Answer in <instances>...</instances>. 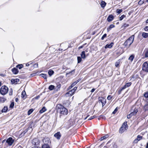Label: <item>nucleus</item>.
<instances>
[{
    "label": "nucleus",
    "mask_w": 148,
    "mask_h": 148,
    "mask_svg": "<svg viewBox=\"0 0 148 148\" xmlns=\"http://www.w3.org/2000/svg\"><path fill=\"white\" fill-rule=\"evenodd\" d=\"M57 108L58 111L60 114V118H62L64 116L68 114L67 109L61 104L57 105Z\"/></svg>",
    "instance_id": "nucleus-1"
},
{
    "label": "nucleus",
    "mask_w": 148,
    "mask_h": 148,
    "mask_svg": "<svg viewBox=\"0 0 148 148\" xmlns=\"http://www.w3.org/2000/svg\"><path fill=\"white\" fill-rule=\"evenodd\" d=\"M134 36H132L125 42L124 44V45L125 46H128V47H129L133 43L134 40Z\"/></svg>",
    "instance_id": "nucleus-2"
},
{
    "label": "nucleus",
    "mask_w": 148,
    "mask_h": 148,
    "mask_svg": "<svg viewBox=\"0 0 148 148\" xmlns=\"http://www.w3.org/2000/svg\"><path fill=\"white\" fill-rule=\"evenodd\" d=\"M127 129L128 126H127V122H125L123 123L121 127L120 128L119 132L122 134Z\"/></svg>",
    "instance_id": "nucleus-3"
},
{
    "label": "nucleus",
    "mask_w": 148,
    "mask_h": 148,
    "mask_svg": "<svg viewBox=\"0 0 148 148\" xmlns=\"http://www.w3.org/2000/svg\"><path fill=\"white\" fill-rule=\"evenodd\" d=\"M8 91V88L6 86H3L0 88V92L2 95H4L6 94Z\"/></svg>",
    "instance_id": "nucleus-4"
},
{
    "label": "nucleus",
    "mask_w": 148,
    "mask_h": 148,
    "mask_svg": "<svg viewBox=\"0 0 148 148\" xmlns=\"http://www.w3.org/2000/svg\"><path fill=\"white\" fill-rule=\"evenodd\" d=\"M143 70L148 72V62H145L143 65Z\"/></svg>",
    "instance_id": "nucleus-5"
},
{
    "label": "nucleus",
    "mask_w": 148,
    "mask_h": 148,
    "mask_svg": "<svg viewBox=\"0 0 148 148\" xmlns=\"http://www.w3.org/2000/svg\"><path fill=\"white\" fill-rule=\"evenodd\" d=\"M98 99L99 102L102 103V107H103L106 103V99L103 97H99Z\"/></svg>",
    "instance_id": "nucleus-6"
},
{
    "label": "nucleus",
    "mask_w": 148,
    "mask_h": 148,
    "mask_svg": "<svg viewBox=\"0 0 148 148\" xmlns=\"http://www.w3.org/2000/svg\"><path fill=\"white\" fill-rule=\"evenodd\" d=\"M14 141V140L12 137H10L6 141V142L9 145H11Z\"/></svg>",
    "instance_id": "nucleus-7"
},
{
    "label": "nucleus",
    "mask_w": 148,
    "mask_h": 148,
    "mask_svg": "<svg viewBox=\"0 0 148 148\" xmlns=\"http://www.w3.org/2000/svg\"><path fill=\"white\" fill-rule=\"evenodd\" d=\"M43 142L44 144H49L51 143L50 139L48 138H45L43 139Z\"/></svg>",
    "instance_id": "nucleus-8"
},
{
    "label": "nucleus",
    "mask_w": 148,
    "mask_h": 148,
    "mask_svg": "<svg viewBox=\"0 0 148 148\" xmlns=\"http://www.w3.org/2000/svg\"><path fill=\"white\" fill-rule=\"evenodd\" d=\"M142 136L139 135H138L137 136V138L135 139L133 142V144L134 145L135 144H137L138 141L142 139Z\"/></svg>",
    "instance_id": "nucleus-9"
},
{
    "label": "nucleus",
    "mask_w": 148,
    "mask_h": 148,
    "mask_svg": "<svg viewBox=\"0 0 148 148\" xmlns=\"http://www.w3.org/2000/svg\"><path fill=\"white\" fill-rule=\"evenodd\" d=\"M131 84L132 83L131 82H129L126 83L125 85L124 86H123V87L121 88V89L120 90V92L123 90L125 89L126 88L130 86Z\"/></svg>",
    "instance_id": "nucleus-10"
},
{
    "label": "nucleus",
    "mask_w": 148,
    "mask_h": 148,
    "mask_svg": "<svg viewBox=\"0 0 148 148\" xmlns=\"http://www.w3.org/2000/svg\"><path fill=\"white\" fill-rule=\"evenodd\" d=\"M40 141L38 139L36 138L34 139L32 142V144L35 145H38Z\"/></svg>",
    "instance_id": "nucleus-11"
},
{
    "label": "nucleus",
    "mask_w": 148,
    "mask_h": 148,
    "mask_svg": "<svg viewBox=\"0 0 148 148\" xmlns=\"http://www.w3.org/2000/svg\"><path fill=\"white\" fill-rule=\"evenodd\" d=\"M19 81V79H12L11 80V82L12 84H17Z\"/></svg>",
    "instance_id": "nucleus-12"
},
{
    "label": "nucleus",
    "mask_w": 148,
    "mask_h": 148,
    "mask_svg": "<svg viewBox=\"0 0 148 148\" xmlns=\"http://www.w3.org/2000/svg\"><path fill=\"white\" fill-rule=\"evenodd\" d=\"M54 136L58 139H59L61 137V135L59 132H58L54 135Z\"/></svg>",
    "instance_id": "nucleus-13"
},
{
    "label": "nucleus",
    "mask_w": 148,
    "mask_h": 148,
    "mask_svg": "<svg viewBox=\"0 0 148 148\" xmlns=\"http://www.w3.org/2000/svg\"><path fill=\"white\" fill-rule=\"evenodd\" d=\"M114 43L112 42L110 44H107L105 46V49H107V48H111L112 47Z\"/></svg>",
    "instance_id": "nucleus-14"
},
{
    "label": "nucleus",
    "mask_w": 148,
    "mask_h": 148,
    "mask_svg": "<svg viewBox=\"0 0 148 148\" xmlns=\"http://www.w3.org/2000/svg\"><path fill=\"white\" fill-rule=\"evenodd\" d=\"M146 101H148V91L145 92L143 95Z\"/></svg>",
    "instance_id": "nucleus-15"
},
{
    "label": "nucleus",
    "mask_w": 148,
    "mask_h": 148,
    "mask_svg": "<svg viewBox=\"0 0 148 148\" xmlns=\"http://www.w3.org/2000/svg\"><path fill=\"white\" fill-rule=\"evenodd\" d=\"M114 18V16L113 15L111 14L109 15L107 19V20L108 22L111 21Z\"/></svg>",
    "instance_id": "nucleus-16"
},
{
    "label": "nucleus",
    "mask_w": 148,
    "mask_h": 148,
    "mask_svg": "<svg viewBox=\"0 0 148 148\" xmlns=\"http://www.w3.org/2000/svg\"><path fill=\"white\" fill-rule=\"evenodd\" d=\"M79 81L78 80H77L76 81L74 82L69 87V89H71L72 87H73L74 86H75L76 84H77V83L79 82Z\"/></svg>",
    "instance_id": "nucleus-17"
},
{
    "label": "nucleus",
    "mask_w": 148,
    "mask_h": 148,
    "mask_svg": "<svg viewBox=\"0 0 148 148\" xmlns=\"http://www.w3.org/2000/svg\"><path fill=\"white\" fill-rule=\"evenodd\" d=\"M138 108H135L134 109L133 111L131 112L133 115H135L137 113L138 111Z\"/></svg>",
    "instance_id": "nucleus-18"
},
{
    "label": "nucleus",
    "mask_w": 148,
    "mask_h": 148,
    "mask_svg": "<svg viewBox=\"0 0 148 148\" xmlns=\"http://www.w3.org/2000/svg\"><path fill=\"white\" fill-rule=\"evenodd\" d=\"M134 57L135 56L134 54H132L129 58L128 60H130L131 62H132L134 58Z\"/></svg>",
    "instance_id": "nucleus-19"
},
{
    "label": "nucleus",
    "mask_w": 148,
    "mask_h": 148,
    "mask_svg": "<svg viewBox=\"0 0 148 148\" xmlns=\"http://www.w3.org/2000/svg\"><path fill=\"white\" fill-rule=\"evenodd\" d=\"M12 72L15 74H17L18 73V70L17 68H14L12 70Z\"/></svg>",
    "instance_id": "nucleus-20"
},
{
    "label": "nucleus",
    "mask_w": 148,
    "mask_h": 148,
    "mask_svg": "<svg viewBox=\"0 0 148 148\" xmlns=\"http://www.w3.org/2000/svg\"><path fill=\"white\" fill-rule=\"evenodd\" d=\"M142 36L145 38H148V33L143 32L142 34Z\"/></svg>",
    "instance_id": "nucleus-21"
},
{
    "label": "nucleus",
    "mask_w": 148,
    "mask_h": 148,
    "mask_svg": "<svg viewBox=\"0 0 148 148\" xmlns=\"http://www.w3.org/2000/svg\"><path fill=\"white\" fill-rule=\"evenodd\" d=\"M81 56L82 58L83 59H85L86 58V56L85 54V52L84 51H83L82 52L81 54Z\"/></svg>",
    "instance_id": "nucleus-22"
},
{
    "label": "nucleus",
    "mask_w": 148,
    "mask_h": 148,
    "mask_svg": "<svg viewBox=\"0 0 148 148\" xmlns=\"http://www.w3.org/2000/svg\"><path fill=\"white\" fill-rule=\"evenodd\" d=\"M26 93L25 91L24 90L21 93V97L23 99H25L26 98Z\"/></svg>",
    "instance_id": "nucleus-23"
},
{
    "label": "nucleus",
    "mask_w": 148,
    "mask_h": 148,
    "mask_svg": "<svg viewBox=\"0 0 148 148\" xmlns=\"http://www.w3.org/2000/svg\"><path fill=\"white\" fill-rule=\"evenodd\" d=\"M106 3L104 1H102L101 3V7L103 8L106 5Z\"/></svg>",
    "instance_id": "nucleus-24"
},
{
    "label": "nucleus",
    "mask_w": 148,
    "mask_h": 148,
    "mask_svg": "<svg viewBox=\"0 0 148 148\" xmlns=\"http://www.w3.org/2000/svg\"><path fill=\"white\" fill-rule=\"evenodd\" d=\"M8 110V108L7 106H5L2 110V112H5L7 111Z\"/></svg>",
    "instance_id": "nucleus-25"
},
{
    "label": "nucleus",
    "mask_w": 148,
    "mask_h": 148,
    "mask_svg": "<svg viewBox=\"0 0 148 148\" xmlns=\"http://www.w3.org/2000/svg\"><path fill=\"white\" fill-rule=\"evenodd\" d=\"M46 110V108L45 107H43L42 109L40 111V113H43Z\"/></svg>",
    "instance_id": "nucleus-26"
},
{
    "label": "nucleus",
    "mask_w": 148,
    "mask_h": 148,
    "mask_svg": "<svg viewBox=\"0 0 148 148\" xmlns=\"http://www.w3.org/2000/svg\"><path fill=\"white\" fill-rule=\"evenodd\" d=\"M144 107V109L145 111L148 110V101Z\"/></svg>",
    "instance_id": "nucleus-27"
},
{
    "label": "nucleus",
    "mask_w": 148,
    "mask_h": 148,
    "mask_svg": "<svg viewBox=\"0 0 148 148\" xmlns=\"http://www.w3.org/2000/svg\"><path fill=\"white\" fill-rule=\"evenodd\" d=\"M42 148H51L48 144H44L42 146Z\"/></svg>",
    "instance_id": "nucleus-28"
},
{
    "label": "nucleus",
    "mask_w": 148,
    "mask_h": 148,
    "mask_svg": "<svg viewBox=\"0 0 148 148\" xmlns=\"http://www.w3.org/2000/svg\"><path fill=\"white\" fill-rule=\"evenodd\" d=\"M75 70L74 69L71 71L69 72L68 73H66V75L67 76V75L69 74H70L71 75H72L73 74H74L75 73Z\"/></svg>",
    "instance_id": "nucleus-29"
},
{
    "label": "nucleus",
    "mask_w": 148,
    "mask_h": 148,
    "mask_svg": "<svg viewBox=\"0 0 148 148\" xmlns=\"http://www.w3.org/2000/svg\"><path fill=\"white\" fill-rule=\"evenodd\" d=\"M114 27V25L113 24L109 26L107 28V30L108 31H109L112 28H113Z\"/></svg>",
    "instance_id": "nucleus-30"
},
{
    "label": "nucleus",
    "mask_w": 148,
    "mask_h": 148,
    "mask_svg": "<svg viewBox=\"0 0 148 148\" xmlns=\"http://www.w3.org/2000/svg\"><path fill=\"white\" fill-rule=\"evenodd\" d=\"M108 137V135H106L105 136H103V137H101L100 138L101 140H102L104 139H105L106 138Z\"/></svg>",
    "instance_id": "nucleus-31"
},
{
    "label": "nucleus",
    "mask_w": 148,
    "mask_h": 148,
    "mask_svg": "<svg viewBox=\"0 0 148 148\" xmlns=\"http://www.w3.org/2000/svg\"><path fill=\"white\" fill-rule=\"evenodd\" d=\"M55 88V86L53 85H50L48 88V89L50 90H53Z\"/></svg>",
    "instance_id": "nucleus-32"
},
{
    "label": "nucleus",
    "mask_w": 148,
    "mask_h": 148,
    "mask_svg": "<svg viewBox=\"0 0 148 148\" xmlns=\"http://www.w3.org/2000/svg\"><path fill=\"white\" fill-rule=\"evenodd\" d=\"M145 57L146 58L148 57V48L145 50Z\"/></svg>",
    "instance_id": "nucleus-33"
},
{
    "label": "nucleus",
    "mask_w": 148,
    "mask_h": 148,
    "mask_svg": "<svg viewBox=\"0 0 148 148\" xmlns=\"http://www.w3.org/2000/svg\"><path fill=\"white\" fill-rule=\"evenodd\" d=\"M33 110L32 109H30L27 112V114L28 115H30L33 111Z\"/></svg>",
    "instance_id": "nucleus-34"
},
{
    "label": "nucleus",
    "mask_w": 148,
    "mask_h": 148,
    "mask_svg": "<svg viewBox=\"0 0 148 148\" xmlns=\"http://www.w3.org/2000/svg\"><path fill=\"white\" fill-rule=\"evenodd\" d=\"M74 91L72 89L69 91V94H70L71 95H72L74 93Z\"/></svg>",
    "instance_id": "nucleus-35"
},
{
    "label": "nucleus",
    "mask_w": 148,
    "mask_h": 148,
    "mask_svg": "<svg viewBox=\"0 0 148 148\" xmlns=\"http://www.w3.org/2000/svg\"><path fill=\"white\" fill-rule=\"evenodd\" d=\"M40 75L42 77L45 78V79L47 78V76L45 74H41Z\"/></svg>",
    "instance_id": "nucleus-36"
},
{
    "label": "nucleus",
    "mask_w": 148,
    "mask_h": 148,
    "mask_svg": "<svg viewBox=\"0 0 148 148\" xmlns=\"http://www.w3.org/2000/svg\"><path fill=\"white\" fill-rule=\"evenodd\" d=\"M54 73V71L53 70H50L48 72L49 75L50 76L52 75Z\"/></svg>",
    "instance_id": "nucleus-37"
},
{
    "label": "nucleus",
    "mask_w": 148,
    "mask_h": 148,
    "mask_svg": "<svg viewBox=\"0 0 148 148\" xmlns=\"http://www.w3.org/2000/svg\"><path fill=\"white\" fill-rule=\"evenodd\" d=\"M144 2V0H140L138 2V4L141 5Z\"/></svg>",
    "instance_id": "nucleus-38"
},
{
    "label": "nucleus",
    "mask_w": 148,
    "mask_h": 148,
    "mask_svg": "<svg viewBox=\"0 0 148 148\" xmlns=\"http://www.w3.org/2000/svg\"><path fill=\"white\" fill-rule=\"evenodd\" d=\"M123 11V10L122 9H117L116 10V12L118 14H120L121 12H122Z\"/></svg>",
    "instance_id": "nucleus-39"
},
{
    "label": "nucleus",
    "mask_w": 148,
    "mask_h": 148,
    "mask_svg": "<svg viewBox=\"0 0 148 148\" xmlns=\"http://www.w3.org/2000/svg\"><path fill=\"white\" fill-rule=\"evenodd\" d=\"M16 67L21 69L23 67V65L22 64L18 65L16 66Z\"/></svg>",
    "instance_id": "nucleus-40"
},
{
    "label": "nucleus",
    "mask_w": 148,
    "mask_h": 148,
    "mask_svg": "<svg viewBox=\"0 0 148 148\" xmlns=\"http://www.w3.org/2000/svg\"><path fill=\"white\" fill-rule=\"evenodd\" d=\"M77 59V63H80L82 60V58L80 57H78Z\"/></svg>",
    "instance_id": "nucleus-41"
},
{
    "label": "nucleus",
    "mask_w": 148,
    "mask_h": 148,
    "mask_svg": "<svg viewBox=\"0 0 148 148\" xmlns=\"http://www.w3.org/2000/svg\"><path fill=\"white\" fill-rule=\"evenodd\" d=\"M134 115L131 112L130 114L127 116V117L128 119H130L132 116Z\"/></svg>",
    "instance_id": "nucleus-42"
},
{
    "label": "nucleus",
    "mask_w": 148,
    "mask_h": 148,
    "mask_svg": "<svg viewBox=\"0 0 148 148\" xmlns=\"http://www.w3.org/2000/svg\"><path fill=\"white\" fill-rule=\"evenodd\" d=\"M14 106V103L13 102H12L10 105V108H13Z\"/></svg>",
    "instance_id": "nucleus-43"
},
{
    "label": "nucleus",
    "mask_w": 148,
    "mask_h": 148,
    "mask_svg": "<svg viewBox=\"0 0 148 148\" xmlns=\"http://www.w3.org/2000/svg\"><path fill=\"white\" fill-rule=\"evenodd\" d=\"M125 16V15H122L121 17H120L119 18V19H120V21H121L123 18Z\"/></svg>",
    "instance_id": "nucleus-44"
},
{
    "label": "nucleus",
    "mask_w": 148,
    "mask_h": 148,
    "mask_svg": "<svg viewBox=\"0 0 148 148\" xmlns=\"http://www.w3.org/2000/svg\"><path fill=\"white\" fill-rule=\"evenodd\" d=\"M107 36V34H104L102 36L101 38V39L102 40H103L104 38L106 37Z\"/></svg>",
    "instance_id": "nucleus-45"
},
{
    "label": "nucleus",
    "mask_w": 148,
    "mask_h": 148,
    "mask_svg": "<svg viewBox=\"0 0 148 148\" xmlns=\"http://www.w3.org/2000/svg\"><path fill=\"white\" fill-rule=\"evenodd\" d=\"M112 97V96H111L110 95H109L108 97L107 98V99L108 100H110L111 99Z\"/></svg>",
    "instance_id": "nucleus-46"
},
{
    "label": "nucleus",
    "mask_w": 148,
    "mask_h": 148,
    "mask_svg": "<svg viewBox=\"0 0 148 148\" xmlns=\"http://www.w3.org/2000/svg\"><path fill=\"white\" fill-rule=\"evenodd\" d=\"M120 63V62H116L115 63V66L116 67H118L119 64Z\"/></svg>",
    "instance_id": "nucleus-47"
},
{
    "label": "nucleus",
    "mask_w": 148,
    "mask_h": 148,
    "mask_svg": "<svg viewBox=\"0 0 148 148\" xmlns=\"http://www.w3.org/2000/svg\"><path fill=\"white\" fill-rule=\"evenodd\" d=\"M117 108L116 107L115 109L114 110V111L112 112V114H115L116 113V112H117Z\"/></svg>",
    "instance_id": "nucleus-48"
},
{
    "label": "nucleus",
    "mask_w": 148,
    "mask_h": 148,
    "mask_svg": "<svg viewBox=\"0 0 148 148\" xmlns=\"http://www.w3.org/2000/svg\"><path fill=\"white\" fill-rule=\"evenodd\" d=\"M95 116H91L88 119V120H90L95 118Z\"/></svg>",
    "instance_id": "nucleus-49"
},
{
    "label": "nucleus",
    "mask_w": 148,
    "mask_h": 148,
    "mask_svg": "<svg viewBox=\"0 0 148 148\" xmlns=\"http://www.w3.org/2000/svg\"><path fill=\"white\" fill-rule=\"evenodd\" d=\"M129 25L128 24H127L126 23H125L124 25V26L125 27H127L128 26H129Z\"/></svg>",
    "instance_id": "nucleus-50"
},
{
    "label": "nucleus",
    "mask_w": 148,
    "mask_h": 148,
    "mask_svg": "<svg viewBox=\"0 0 148 148\" xmlns=\"http://www.w3.org/2000/svg\"><path fill=\"white\" fill-rule=\"evenodd\" d=\"M144 29L145 31H147L148 30V26H146L144 28Z\"/></svg>",
    "instance_id": "nucleus-51"
},
{
    "label": "nucleus",
    "mask_w": 148,
    "mask_h": 148,
    "mask_svg": "<svg viewBox=\"0 0 148 148\" xmlns=\"http://www.w3.org/2000/svg\"><path fill=\"white\" fill-rule=\"evenodd\" d=\"M77 87H75L72 90H73V91L75 92L77 89Z\"/></svg>",
    "instance_id": "nucleus-52"
},
{
    "label": "nucleus",
    "mask_w": 148,
    "mask_h": 148,
    "mask_svg": "<svg viewBox=\"0 0 148 148\" xmlns=\"http://www.w3.org/2000/svg\"><path fill=\"white\" fill-rule=\"evenodd\" d=\"M95 89L93 88L91 90V92H93L95 91Z\"/></svg>",
    "instance_id": "nucleus-53"
},
{
    "label": "nucleus",
    "mask_w": 148,
    "mask_h": 148,
    "mask_svg": "<svg viewBox=\"0 0 148 148\" xmlns=\"http://www.w3.org/2000/svg\"><path fill=\"white\" fill-rule=\"evenodd\" d=\"M18 98H16L15 99V101L16 102H17L18 101Z\"/></svg>",
    "instance_id": "nucleus-54"
},
{
    "label": "nucleus",
    "mask_w": 148,
    "mask_h": 148,
    "mask_svg": "<svg viewBox=\"0 0 148 148\" xmlns=\"http://www.w3.org/2000/svg\"><path fill=\"white\" fill-rule=\"evenodd\" d=\"M66 68V67L65 66H63L62 67V69H65Z\"/></svg>",
    "instance_id": "nucleus-55"
},
{
    "label": "nucleus",
    "mask_w": 148,
    "mask_h": 148,
    "mask_svg": "<svg viewBox=\"0 0 148 148\" xmlns=\"http://www.w3.org/2000/svg\"><path fill=\"white\" fill-rule=\"evenodd\" d=\"M29 64L28 63H27L26 64V65L27 66H29Z\"/></svg>",
    "instance_id": "nucleus-56"
},
{
    "label": "nucleus",
    "mask_w": 148,
    "mask_h": 148,
    "mask_svg": "<svg viewBox=\"0 0 148 148\" xmlns=\"http://www.w3.org/2000/svg\"><path fill=\"white\" fill-rule=\"evenodd\" d=\"M32 148H39L37 146H35V147H32Z\"/></svg>",
    "instance_id": "nucleus-57"
},
{
    "label": "nucleus",
    "mask_w": 148,
    "mask_h": 148,
    "mask_svg": "<svg viewBox=\"0 0 148 148\" xmlns=\"http://www.w3.org/2000/svg\"><path fill=\"white\" fill-rule=\"evenodd\" d=\"M83 47V46H81L80 47H79V49H80L81 48H82Z\"/></svg>",
    "instance_id": "nucleus-58"
},
{
    "label": "nucleus",
    "mask_w": 148,
    "mask_h": 148,
    "mask_svg": "<svg viewBox=\"0 0 148 148\" xmlns=\"http://www.w3.org/2000/svg\"><path fill=\"white\" fill-rule=\"evenodd\" d=\"M146 148H148V143H147Z\"/></svg>",
    "instance_id": "nucleus-59"
},
{
    "label": "nucleus",
    "mask_w": 148,
    "mask_h": 148,
    "mask_svg": "<svg viewBox=\"0 0 148 148\" xmlns=\"http://www.w3.org/2000/svg\"><path fill=\"white\" fill-rule=\"evenodd\" d=\"M146 23H148V19L146 21Z\"/></svg>",
    "instance_id": "nucleus-60"
},
{
    "label": "nucleus",
    "mask_w": 148,
    "mask_h": 148,
    "mask_svg": "<svg viewBox=\"0 0 148 148\" xmlns=\"http://www.w3.org/2000/svg\"><path fill=\"white\" fill-rule=\"evenodd\" d=\"M5 140H3L2 142V143H4L5 142Z\"/></svg>",
    "instance_id": "nucleus-61"
},
{
    "label": "nucleus",
    "mask_w": 148,
    "mask_h": 148,
    "mask_svg": "<svg viewBox=\"0 0 148 148\" xmlns=\"http://www.w3.org/2000/svg\"><path fill=\"white\" fill-rule=\"evenodd\" d=\"M88 116H87L85 119H84V120H85L87 118V117Z\"/></svg>",
    "instance_id": "nucleus-62"
},
{
    "label": "nucleus",
    "mask_w": 148,
    "mask_h": 148,
    "mask_svg": "<svg viewBox=\"0 0 148 148\" xmlns=\"http://www.w3.org/2000/svg\"><path fill=\"white\" fill-rule=\"evenodd\" d=\"M33 74H31V77H32L34 76V75H33Z\"/></svg>",
    "instance_id": "nucleus-63"
},
{
    "label": "nucleus",
    "mask_w": 148,
    "mask_h": 148,
    "mask_svg": "<svg viewBox=\"0 0 148 148\" xmlns=\"http://www.w3.org/2000/svg\"><path fill=\"white\" fill-rule=\"evenodd\" d=\"M146 1L147 2H148V0H146Z\"/></svg>",
    "instance_id": "nucleus-64"
}]
</instances>
